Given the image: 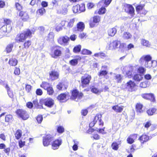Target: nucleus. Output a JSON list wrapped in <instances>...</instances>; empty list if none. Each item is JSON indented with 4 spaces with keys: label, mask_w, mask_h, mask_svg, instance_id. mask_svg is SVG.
I'll list each match as a JSON object with an SVG mask.
<instances>
[{
    "label": "nucleus",
    "mask_w": 157,
    "mask_h": 157,
    "mask_svg": "<svg viewBox=\"0 0 157 157\" xmlns=\"http://www.w3.org/2000/svg\"><path fill=\"white\" fill-rule=\"evenodd\" d=\"M151 57L150 55H146L142 56L140 59V63L142 64H144L147 68H150L151 67H154L155 65L154 63H156L155 61H151Z\"/></svg>",
    "instance_id": "obj_1"
},
{
    "label": "nucleus",
    "mask_w": 157,
    "mask_h": 157,
    "mask_svg": "<svg viewBox=\"0 0 157 157\" xmlns=\"http://www.w3.org/2000/svg\"><path fill=\"white\" fill-rule=\"evenodd\" d=\"M31 36V33L30 30L27 29L21 33L17 37V40L19 42H22L27 37H30Z\"/></svg>",
    "instance_id": "obj_2"
},
{
    "label": "nucleus",
    "mask_w": 157,
    "mask_h": 157,
    "mask_svg": "<svg viewBox=\"0 0 157 157\" xmlns=\"http://www.w3.org/2000/svg\"><path fill=\"white\" fill-rule=\"evenodd\" d=\"M62 48L59 46L54 48L51 54L52 57L55 59H57L61 56L62 54Z\"/></svg>",
    "instance_id": "obj_3"
},
{
    "label": "nucleus",
    "mask_w": 157,
    "mask_h": 157,
    "mask_svg": "<svg viewBox=\"0 0 157 157\" xmlns=\"http://www.w3.org/2000/svg\"><path fill=\"white\" fill-rule=\"evenodd\" d=\"M17 114L23 120H26L29 117V115L26 111L22 109H18L16 111Z\"/></svg>",
    "instance_id": "obj_4"
},
{
    "label": "nucleus",
    "mask_w": 157,
    "mask_h": 157,
    "mask_svg": "<svg viewBox=\"0 0 157 157\" xmlns=\"http://www.w3.org/2000/svg\"><path fill=\"white\" fill-rule=\"evenodd\" d=\"M73 12L75 13H80L85 10V5L84 4L77 5L73 6L72 8Z\"/></svg>",
    "instance_id": "obj_5"
},
{
    "label": "nucleus",
    "mask_w": 157,
    "mask_h": 157,
    "mask_svg": "<svg viewBox=\"0 0 157 157\" xmlns=\"http://www.w3.org/2000/svg\"><path fill=\"white\" fill-rule=\"evenodd\" d=\"M83 96V94L82 93H79L77 90H75L72 91L71 98L73 100L78 101L82 98Z\"/></svg>",
    "instance_id": "obj_6"
},
{
    "label": "nucleus",
    "mask_w": 157,
    "mask_h": 157,
    "mask_svg": "<svg viewBox=\"0 0 157 157\" xmlns=\"http://www.w3.org/2000/svg\"><path fill=\"white\" fill-rule=\"evenodd\" d=\"M40 103L44 104L48 107H51L54 104V101L52 99L48 98L41 99L40 101Z\"/></svg>",
    "instance_id": "obj_7"
},
{
    "label": "nucleus",
    "mask_w": 157,
    "mask_h": 157,
    "mask_svg": "<svg viewBox=\"0 0 157 157\" xmlns=\"http://www.w3.org/2000/svg\"><path fill=\"white\" fill-rule=\"evenodd\" d=\"M91 78V76L88 75H85L82 77L81 82L82 86L83 87H85L87 85L89 84Z\"/></svg>",
    "instance_id": "obj_8"
},
{
    "label": "nucleus",
    "mask_w": 157,
    "mask_h": 157,
    "mask_svg": "<svg viewBox=\"0 0 157 157\" xmlns=\"http://www.w3.org/2000/svg\"><path fill=\"white\" fill-rule=\"evenodd\" d=\"M70 38L67 36H61L57 39L58 43L61 45H66L68 44Z\"/></svg>",
    "instance_id": "obj_9"
},
{
    "label": "nucleus",
    "mask_w": 157,
    "mask_h": 157,
    "mask_svg": "<svg viewBox=\"0 0 157 157\" xmlns=\"http://www.w3.org/2000/svg\"><path fill=\"white\" fill-rule=\"evenodd\" d=\"M53 136L51 135H48L43 139V144L44 146H48L51 141L53 140Z\"/></svg>",
    "instance_id": "obj_10"
},
{
    "label": "nucleus",
    "mask_w": 157,
    "mask_h": 157,
    "mask_svg": "<svg viewBox=\"0 0 157 157\" xmlns=\"http://www.w3.org/2000/svg\"><path fill=\"white\" fill-rule=\"evenodd\" d=\"M142 97L144 99L149 100L154 102L155 101V98L153 94L152 93H145L141 94Z\"/></svg>",
    "instance_id": "obj_11"
},
{
    "label": "nucleus",
    "mask_w": 157,
    "mask_h": 157,
    "mask_svg": "<svg viewBox=\"0 0 157 157\" xmlns=\"http://www.w3.org/2000/svg\"><path fill=\"white\" fill-rule=\"evenodd\" d=\"M125 11L128 13L130 14L133 15L134 14V9L132 5L129 4H126L124 6Z\"/></svg>",
    "instance_id": "obj_12"
},
{
    "label": "nucleus",
    "mask_w": 157,
    "mask_h": 157,
    "mask_svg": "<svg viewBox=\"0 0 157 157\" xmlns=\"http://www.w3.org/2000/svg\"><path fill=\"white\" fill-rule=\"evenodd\" d=\"M125 11L128 13L130 14L133 15L134 14V9L132 5L129 4H126L124 6Z\"/></svg>",
    "instance_id": "obj_13"
},
{
    "label": "nucleus",
    "mask_w": 157,
    "mask_h": 157,
    "mask_svg": "<svg viewBox=\"0 0 157 157\" xmlns=\"http://www.w3.org/2000/svg\"><path fill=\"white\" fill-rule=\"evenodd\" d=\"M31 41L28 40L26 42H25L24 44V48H23L22 49H21V50L19 52V54H21V53H22L21 56H25L26 53V51H24V48H28L31 45Z\"/></svg>",
    "instance_id": "obj_14"
},
{
    "label": "nucleus",
    "mask_w": 157,
    "mask_h": 157,
    "mask_svg": "<svg viewBox=\"0 0 157 157\" xmlns=\"http://www.w3.org/2000/svg\"><path fill=\"white\" fill-rule=\"evenodd\" d=\"M50 79L52 80L57 79L59 77V73L55 71H52L49 72Z\"/></svg>",
    "instance_id": "obj_15"
},
{
    "label": "nucleus",
    "mask_w": 157,
    "mask_h": 157,
    "mask_svg": "<svg viewBox=\"0 0 157 157\" xmlns=\"http://www.w3.org/2000/svg\"><path fill=\"white\" fill-rule=\"evenodd\" d=\"M61 140H57L54 141L52 144V148L54 150L57 149L61 144Z\"/></svg>",
    "instance_id": "obj_16"
},
{
    "label": "nucleus",
    "mask_w": 157,
    "mask_h": 157,
    "mask_svg": "<svg viewBox=\"0 0 157 157\" xmlns=\"http://www.w3.org/2000/svg\"><path fill=\"white\" fill-rule=\"evenodd\" d=\"M126 86V87L128 89L129 91H132L135 86V83L134 82L130 80L127 83Z\"/></svg>",
    "instance_id": "obj_17"
},
{
    "label": "nucleus",
    "mask_w": 157,
    "mask_h": 157,
    "mask_svg": "<svg viewBox=\"0 0 157 157\" xmlns=\"http://www.w3.org/2000/svg\"><path fill=\"white\" fill-rule=\"evenodd\" d=\"M117 26H115L114 28L109 29L108 30L109 35L111 36H114L117 32Z\"/></svg>",
    "instance_id": "obj_18"
},
{
    "label": "nucleus",
    "mask_w": 157,
    "mask_h": 157,
    "mask_svg": "<svg viewBox=\"0 0 157 157\" xmlns=\"http://www.w3.org/2000/svg\"><path fill=\"white\" fill-rule=\"evenodd\" d=\"M112 109L115 112L120 113L123 110V106L121 105L119 106L117 105L113 106L112 107Z\"/></svg>",
    "instance_id": "obj_19"
},
{
    "label": "nucleus",
    "mask_w": 157,
    "mask_h": 157,
    "mask_svg": "<svg viewBox=\"0 0 157 157\" xmlns=\"http://www.w3.org/2000/svg\"><path fill=\"white\" fill-rule=\"evenodd\" d=\"M137 136V134H134L131 136L130 137H128L127 139V141L129 144H132L134 142L135 139Z\"/></svg>",
    "instance_id": "obj_20"
},
{
    "label": "nucleus",
    "mask_w": 157,
    "mask_h": 157,
    "mask_svg": "<svg viewBox=\"0 0 157 157\" xmlns=\"http://www.w3.org/2000/svg\"><path fill=\"white\" fill-rule=\"evenodd\" d=\"M139 140L142 143L146 142L150 139L149 137L146 135H143L139 138Z\"/></svg>",
    "instance_id": "obj_21"
},
{
    "label": "nucleus",
    "mask_w": 157,
    "mask_h": 157,
    "mask_svg": "<svg viewBox=\"0 0 157 157\" xmlns=\"http://www.w3.org/2000/svg\"><path fill=\"white\" fill-rule=\"evenodd\" d=\"M5 87L7 91L8 95L10 98H12L13 96V92L10 90V88L7 83H6Z\"/></svg>",
    "instance_id": "obj_22"
},
{
    "label": "nucleus",
    "mask_w": 157,
    "mask_h": 157,
    "mask_svg": "<svg viewBox=\"0 0 157 157\" xmlns=\"http://www.w3.org/2000/svg\"><path fill=\"white\" fill-rule=\"evenodd\" d=\"M85 25L82 22H79L77 24V30L79 31H82L84 28Z\"/></svg>",
    "instance_id": "obj_23"
},
{
    "label": "nucleus",
    "mask_w": 157,
    "mask_h": 157,
    "mask_svg": "<svg viewBox=\"0 0 157 157\" xmlns=\"http://www.w3.org/2000/svg\"><path fill=\"white\" fill-rule=\"evenodd\" d=\"M22 134V131L20 130H17L16 131L15 136L16 139L19 140Z\"/></svg>",
    "instance_id": "obj_24"
},
{
    "label": "nucleus",
    "mask_w": 157,
    "mask_h": 157,
    "mask_svg": "<svg viewBox=\"0 0 157 157\" xmlns=\"http://www.w3.org/2000/svg\"><path fill=\"white\" fill-rule=\"evenodd\" d=\"M73 141L74 143V144L72 147V149L74 151H76L78 149V145L79 144V142L75 140H73Z\"/></svg>",
    "instance_id": "obj_25"
},
{
    "label": "nucleus",
    "mask_w": 157,
    "mask_h": 157,
    "mask_svg": "<svg viewBox=\"0 0 157 157\" xmlns=\"http://www.w3.org/2000/svg\"><path fill=\"white\" fill-rule=\"evenodd\" d=\"M114 41L110 42L107 44L106 46V48L109 50H112L116 48L114 46Z\"/></svg>",
    "instance_id": "obj_26"
},
{
    "label": "nucleus",
    "mask_w": 157,
    "mask_h": 157,
    "mask_svg": "<svg viewBox=\"0 0 157 157\" xmlns=\"http://www.w3.org/2000/svg\"><path fill=\"white\" fill-rule=\"evenodd\" d=\"M144 5L140 4L138 5L136 7V11L139 13L141 11H142L144 9Z\"/></svg>",
    "instance_id": "obj_27"
},
{
    "label": "nucleus",
    "mask_w": 157,
    "mask_h": 157,
    "mask_svg": "<svg viewBox=\"0 0 157 157\" xmlns=\"http://www.w3.org/2000/svg\"><path fill=\"white\" fill-rule=\"evenodd\" d=\"M57 88L59 90H63L66 89V87L63 83H59L57 85Z\"/></svg>",
    "instance_id": "obj_28"
},
{
    "label": "nucleus",
    "mask_w": 157,
    "mask_h": 157,
    "mask_svg": "<svg viewBox=\"0 0 157 157\" xmlns=\"http://www.w3.org/2000/svg\"><path fill=\"white\" fill-rule=\"evenodd\" d=\"M9 64L12 66H16L17 63V60L14 58H11L10 59L9 61Z\"/></svg>",
    "instance_id": "obj_29"
},
{
    "label": "nucleus",
    "mask_w": 157,
    "mask_h": 157,
    "mask_svg": "<svg viewBox=\"0 0 157 157\" xmlns=\"http://www.w3.org/2000/svg\"><path fill=\"white\" fill-rule=\"evenodd\" d=\"M75 21V19L72 18L70 19L68 22L67 27L69 28H71L73 26L74 23Z\"/></svg>",
    "instance_id": "obj_30"
},
{
    "label": "nucleus",
    "mask_w": 157,
    "mask_h": 157,
    "mask_svg": "<svg viewBox=\"0 0 157 157\" xmlns=\"http://www.w3.org/2000/svg\"><path fill=\"white\" fill-rule=\"evenodd\" d=\"M143 77L140 75L136 74L134 75V79L136 81H140L142 79Z\"/></svg>",
    "instance_id": "obj_31"
},
{
    "label": "nucleus",
    "mask_w": 157,
    "mask_h": 157,
    "mask_svg": "<svg viewBox=\"0 0 157 157\" xmlns=\"http://www.w3.org/2000/svg\"><path fill=\"white\" fill-rule=\"evenodd\" d=\"M156 110V109L152 108L148 110L147 112L149 115L151 116L153 115L155 112Z\"/></svg>",
    "instance_id": "obj_32"
},
{
    "label": "nucleus",
    "mask_w": 157,
    "mask_h": 157,
    "mask_svg": "<svg viewBox=\"0 0 157 157\" xmlns=\"http://www.w3.org/2000/svg\"><path fill=\"white\" fill-rule=\"evenodd\" d=\"M81 48V46L80 45H78L74 48L73 52L75 53L79 52L80 51Z\"/></svg>",
    "instance_id": "obj_33"
},
{
    "label": "nucleus",
    "mask_w": 157,
    "mask_h": 157,
    "mask_svg": "<svg viewBox=\"0 0 157 157\" xmlns=\"http://www.w3.org/2000/svg\"><path fill=\"white\" fill-rule=\"evenodd\" d=\"M143 105L140 103H137L136 106V110L137 112L141 113L142 111Z\"/></svg>",
    "instance_id": "obj_34"
},
{
    "label": "nucleus",
    "mask_w": 157,
    "mask_h": 157,
    "mask_svg": "<svg viewBox=\"0 0 157 157\" xmlns=\"http://www.w3.org/2000/svg\"><path fill=\"white\" fill-rule=\"evenodd\" d=\"M82 53L85 55H90L92 53V52L89 50L84 49L82 50Z\"/></svg>",
    "instance_id": "obj_35"
},
{
    "label": "nucleus",
    "mask_w": 157,
    "mask_h": 157,
    "mask_svg": "<svg viewBox=\"0 0 157 157\" xmlns=\"http://www.w3.org/2000/svg\"><path fill=\"white\" fill-rule=\"evenodd\" d=\"M40 86L43 88L44 89L46 90V89L50 86V84L46 82H44L40 85Z\"/></svg>",
    "instance_id": "obj_36"
},
{
    "label": "nucleus",
    "mask_w": 157,
    "mask_h": 157,
    "mask_svg": "<svg viewBox=\"0 0 157 157\" xmlns=\"http://www.w3.org/2000/svg\"><path fill=\"white\" fill-rule=\"evenodd\" d=\"M54 37V35L52 33H50L48 35L47 38V40L50 41H52Z\"/></svg>",
    "instance_id": "obj_37"
},
{
    "label": "nucleus",
    "mask_w": 157,
    "mask_h": 157,
    "mask_svg": "<svg viewBox=\"0 0 157 157\" xmlns=\"http://www.w3.org/2000/svg\"><path fill=\"white\" fill-rule=\"evenodd\" d=\"M91 91L93 93L97 94L99 93H101V92L103 90H99L96 87H93L91 89Z\"/></svg>",
    "instance_id": "obj_38"
},
{
    "label": "nucleus",
    "mask_w": 157,
    "mask_h": 157,
    "mask_svg": "<svg viewBox=\"0 0 157 157\" xmlns=\"http://www.w3.org/2000/svg\"><path fill=\"white\" fill-rule=\"evenodd\" d=\"M131 35L130 33L128 32H125L123 35V37L126 39H128L131 38Z\"/></svg>",
    "instance_id": "obj_39"
},
{
    "label": "nucleus",
    "mask_w": 157,
    "mask_h": 157,
    "mask_svg": "<svg viewBox=\"0 0 157 157\" xmlns=\"http://www.w3.org/2000/svg\"><path fill=\"white\" fill-rule=\"evenodd\" d=\"M66 95L64 94H62L58 96L57 99L63 101L66 99Z\"/></svg>",
    "instance_id": "obj_40"
},
{
    "label": "nucleus",
    "mask_w": 157,
    "mask_h": 157,
    "mask_svg": "<svg viewBox=\"0 0 157 157\" xmlns=\"http://www.w3.org/2000/svg\"><path fill=\"white\" fill-rule=\"evenodd\" d=\"M112 148L115 150H117L119 147L118 144L117 142H113L111 144Z\"/></svg>",
    "instance_id": "obj_41"
},
{
    "label": "nucleus",
    "mask_w": 157,
    "mask_h": 157,
    "mask_svg": "<svg viewBox=\"0 0 157 157\" xmlns=\"http://www.w3.org/2000/svg\"><path fill=\"white\" fill-rule=\"evenodd\" d=\"M100 21V18L99 16H96L93 18V21L95 23H98Z\"/></svg>",
    "instance_id": "obj_42"
},
{
    "label": "nucleus",
    "mask_w": 157,
    "mask_h": 157,
    "mask_svg": "<svg viewBox=\"0 0 157 157\" xmlns=\"http://www.w3.org/2000/svg\"><path fill=\"white\" fill-rule=\"evenodd\" d=\"M45 12V10L43 8H41L39 9L37 11V13L42 15Z\"/></svg>",
    "instance_id": "obj_43"
},
{
    "label": "nucleus",
    "mask_w": 157,
    "mask_h": 157,
    "mask_svg": "<svg viewBox=\"0 0 157 157\" xmlns=\"http://www.w3.org/2000/svg\"><path fill=\"white\" fill-rule=\"evenodd\" d=\"M47 91L48 94L50 95H52L54 93V90L53 88L50 86L46 89Z\"/></svg>",
    "instance_id": "obj_44"
},
{
    "label": "nucleus",
    "mask_w": 157,
    "mask_h": 157,
    "mask_svg": "<svg viewBox=\"0 0 157 157\" xmlns=\"http://www.w3.org/2000/svg\"><path fill=\"white\" fill-rule=\"evenodd\" d=\"M13 47V45L12 44H11L8 45L6 48V50L7 52L8 53H9L10 52L12 51Z\"/></svg>",
    "instance_id": "obj_45"
},
{
    "label": "nucleus",
    "mask_w": 157,
    "mask_h": 157,
    "mask_svg": "<svg viewBox=\"0 0 157 157\" xmlns=\"http://www.w3.org/2000/svg\"><path fill=\"white\" fill-rule=\"evenodd\" d=\"M115 79L117 82H121V81L122 77L121 75L120 74H117L115 76Z\"/></svg>",
    "instance_id": "obj_46"
},
{
    "label": "nucleus",
    "mask_w": 157,
    "mask_h": 157,
    "mask_svg": "<svg viewBox=\"0 0 157 157\" xmlns=\"http://www.w3.org/2000/svg\"><path fill=\"white\" fill-rule=\"evenodd\" d=\"M142 44L144 45L146 47H149L150 46V44L149 42L145 40H142Z\"/></svg>",
    "instance_id": "obj_47"
},
{
    "label": "nucleus",
    "mask_w": 157,
    "mask_h": 157,
    "mask_svg": "<svg viewBox=\"0 0 157 157\" xmlns=\"http://www.w3.org/2000/svg\"><path fill=\"white\" fill-rule=\"evenodd\" d=\"M112 0H102L101 2H100V3H104L106 7H107L111 3Z\"/></svg>",
    "instance_id": "obj_48"
},
{
    "label": "nucleus",
    "mask_w": 157,
    "mask_h": 157,
    "mask_svg": "<svg viewBox=\"0 0 157 157\" xmlns=\"http://www.w3.org/2000/svg\"><path fill=\"white\" fill-rule=\"evenodd\" d=\"M106 9L104 7H101L100 8L98 11V13L99 14H104L106 11Z\"/></svg>",
    "instance_id": "obj_49"
},
{
    "label": "nucleus",
    "mask_w": 157,
    "mask_h": 157,
    "mask_svg": "<svg viewBox=\"0 0 157 157\" xmlns=\"http://www.w3.org/2000/svg\"><path fill=\"white\" fill-rule=\"evenodd\" d=\"M12 116L11 115H8L6 116L5 119V121L9 122L12 120Z\"/></svg>",
    "instance_id": "obj_50"
},
{
    "label": "nucleus",
    "mask_w": 157,
    "mask_h": 157,
    "mask_svg": "<svg viewBox=\"0 0 157 157\" xmlns=\"http://www.w3.org/2000/svg\"><path fill=\"white\" fill-rule=\"evenodd\" d=\"M0 32H1L2 34L5 33L6 32H7L6 26V25H4L2 26L0 29Z\"/></svg>",
    "instance_id": "obj_51"
},
{
    "label": "nucleus",
    "mask_w": 157,
    "mask_h": 157,
    "mask_svg": "<svg viewBox=\"0 0 157 157\" xmlns=\"http://www.w3.org/2000/svg\"><path fill=\"white\" fill-rule=\"evenodd\" d=\"M138 71L140 73L143 74L145 72L146 69L143 67H140L138 69Z\"/></svg>",
    "instance_id": "obj_52"
},
{
    "label": "nucleus",
    "mask_w": 157,
    "mask_h": 157,
    "mask_svg": "<svg viewBox=\"0 0 157 157\" xmlns=\"http://www.w3.org/2000/svg\"><path fill=\"white\" fill-rule=\"evenodd\" d=\"M64 128L61 126H59L57 128V131L59 133H62L64 132Z\"/></svg>",
    "instance_id": "obj_53"
},
{
    "label": "nucleus",
    "mask_w": 157,
    "mask_h": 157,
    "mask_svg": "<svg viewBox=\"0 0 157 157\" xmlns=\"http://www.w3.org/2000/svg\"><path fill=\"white\" fill-rule=\"evenodd\" d=\"M108 73V72L106 70H102L100 71L98 75L100 76H105Z\"/></svg>",
    "instance_id": "obj_54"
},
{
    "label": "nucleus",
    "mask_w": 157,
    "mask_h": 157,
    "mask_svg": "<svg viewBox=\"0 0 157 157\" xmlns=\"http://www.w3.org/2000/svg\"><path fill=\"white\" fill-rule=\"evenodd\" d=\"M15 6L17 9L18 10L20 11L22 10V7L19 3L16 2Z\"/></svg>",
    "instance_id": "obj_55"
},
{
    "label": "nucleus",
    "mask_w": 157,
    "mask_h": 157,
    "mask_svg": "<svg viewBox=\"0 0 157 157\" xmlns=\"http://www.w3.org/2000/svg\"><path fill=\"white\" fill-rule=\"evenodd\" d=\"M43 117L41 115H38L36 117V120L39 123H40L43 120Z\"/></svg>",
    "instance_id": "obj_56"
},
{
    "label": "nucleus",
    "mask_w": 157,
    "mask_h": 157,
    "mask_svg": "<svg viewBox=\"0 0 157 157\" xmlns=\"http://www.w3.org/2000/svg\"><path fill=\"white\" fill-rule=\"evenodd\" d=\"M101 114L97 115L95 116L93 121L96 123L98 121H99V119L101 118Z\"/></svg>",
    "instance_id": "obj_57"
},
{
    "label": "nucleus",
    "mask_w": 157,
    "mask_h": 157,
    "mask_svg": "<svg viewBox=\"0 0 157 157\" xmlns=\"http://www.w3.org/2000/svg\"><path fill=\"white\" fill-rule=\"evenodd\" d=\"M70 63L72 65H75L78 63V60L76 59H72L70 61Z\"/></svg>",
    "instance_id": "obj_58"
},
{
    "label": "nucleus",
    "mask_w": 157,
    "mask_h": 157,
    "mask_svg": "<svg viewBox=\"0 0 157 157\" xmlns=\"http://www.w3.org/2000/svg\"><path fill=\"white\" fill-rule=\"evenodd\" d=\"M25 141H22V140H20L19 141L18 144L20 148L23 147L25 145Z\"/></svg>",
    "instance_id": "obj_59"
},
{
    "label": "nucleus",
    "mask_w": 157,
    "mask_h": 157,
    "mask_svg": "<svg viewBox=\"0 0 157 157\" xmlns=\"http://www.w3.org/2000/svg\"><path fill=\"white\" fill-rule=\"evenodd\" d=\"M29 17V16L28 15L27 13H25L24 15L22 17V19L23 21H26L28 19Z\"/></svg>",
    "instance_id": "obj_60"
},
{
    "label": "nucleus",
    "mask_w": 157,
    "mask_h": 157,
    "mask_svg": "<svg viewBox=\"0 0 157 157\" xmlns=\"http://www.w3.org/2000/svg\"><path fill=\"white\" fill-rule=\"evenodd\" d=\"M135 149L134 148V147L133 145H132L130 147V149L127 150V152L129 153H131L134 152Z\"/></svg>",
    "instance_id": "obj_61"
},
{
    "label": "nucleus",
    "mask_w": 157,
    "mask_h": 157,
    "mask_svg": "<svg viewBox=\"0 0 157 157\" xmlns=\"http://www.w3.org/2000/svg\"><path fill=\"white\" fill-rule=\"evenodd\" d=\"M88 111L86 109H84L82 110L81 113L82 115L84 116H85L88 113Z\"/></svg>",
    "instance_id": "obj_62"
},
{
    "label": "nucleus",
    "mask_w": 157,
    "mask_h": 157,
    "mask_svg": "<svg viewBox=\"0 0 157 157\" xmlns=\"http://www.w3.org/2000/svg\"><path fill=\"white\" fill-rule=\"evenodd\" d=\"M36 93L37 95H41L42 94L43 92L41 89H38L36 90Z\"/></svg>",
    "instance_id": "obj_63"
},
{
    "label": "nucleus",
    "mask_w": 157,
    "mask_h": 157,
    "mask_svg": "<svg viewBox=\"0 0 157 157\" xmlns=\"http://www.w3.org/2000/svg\"><path fill=\"white\" fill-rule=\"evenodd\" d=\"M20 73V69L16 67L14 71V74L16 75H18Z\"/></svg>",
    "instance_id": "obj_64"
}]
</instances>
